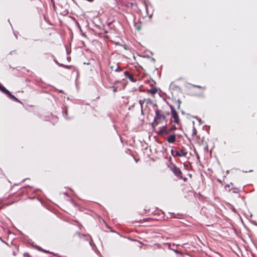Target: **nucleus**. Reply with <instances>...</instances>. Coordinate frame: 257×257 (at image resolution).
Instances as JSON below:
<instances>
[{"label":"nucleus","instance_id":"f257e3e1","mask_svg":"<svg viewBox=\"0 0 257 257\" xmlns=\"http://www.w3.org/2000/svg\"><path fill=\"white\" fill-rule=\"evenodd\" d=\"M156 116L155 118L154 123L156 124H158L160 121L165 119V117L163 114L159 110H156Z\"/></svg>","mask_w":257,"mask_h":257},{"label":"nucleus","instance_id":"f03ea898","mask_svg":"<svg viewBox=\"0 0 257 257\" xmlns=\"http://www.w3.org/2000/svg\"><path fill=\"white\" fill-rule=\"evenodd\" d=\"M171 112L172 115V117L174 119V121L176 123H179V118L178 115L177 111L175 110L174 107H172L171 108Z\"/></svg>","mask_w":257,"mask_h":257},{"label":"nucleus","instance_id":"7ed1b4c3","mask_svg":"<svg viewBox=\"0 0 257 257\" xmlns=\"http://www.w3.org/2000/svg\"><path fill=\"white\" fill-rule=\"evenodd\" d=\"M173 172L174 173V174L177 176V177H179L180 178H182V173L180 170L175 167L173 166V168L171 169Z\"/></svg>","mask_w":257,"mask_h":257},{"label":"nucleus","instance_id":"20e7f679","mask_svg":"<svg viewBox=\"0 0 257 257\" xmlns=\"http://www.w3.org/2000/svg\"><path fill=\"white\" fill-rule=\"evenodd\" d=\"M170 131L167 130L166 126H162L160 127V130L158 132V134L160 135H167L169 133Z\"/></svg>","mask_w":257,"mask_h":257},{"label":"nucleus","instance_id":"39448f33","mask_svg":"<svg viewBox=\"0 0 257 257\" xmlns=\"http://www.w3.org/2000/svg\"><path fill=\"white\" fill-rule=\"evenodd\" d=\"M187 154V152L183 150H180L176 152V155L179 157H185Z\"/></svg>","mask_w":257,"mask_h":257},{"label":"nucleus","instance_id":"423d86ee","mask_svg":"<svg viewBox=\"0 0 257 257\" xmlns=\"http://www.w3.org/2000/svg\"><path fill=\"white\" fill-rule=\"evenodd\" d=\"M176 137L174 135H171L167 139V141L170 143H172L175 142Z\"/></svg>","mask_w":257,"mask_h":257},{"label":"nucleus","instance_id":"0eeeda50","mask_svg":"<svg viewBox=\"0 0 257 257\" xmlns=\"http://www.w3.org/2000/svg\"><path fill=\"white\" fill-rule=\"evenodd\" d=\"M124 75L132 81H134L133 76L127 71L124 72Z\"/></svg>","mask_w":257,"mask_h":257},{"label":"nucleus","instance_id":"6e6552de","mask_svg":"<svg viewBox=\"0 0 257 257\" xmlns=\"http://www.w3.org/2000/svg\"><path fill=\"white\" fill-rule=\"evenodd\" d=\"M1 89L2 90L3 92H4V93L8 95H9L10 93L9 91L6 88L4 87L3 86L1 87Z\"/></svg>","mask_w":257,"mask_h":257},{"label":"nucleus","instance_id":"1a4fd4ad","mask_svg":"<svg viewBox=\"0 0 257 257\" xmlns=\"http://www.w3.org/2000/svg\"><path fill=\"white\" fill-rule=\"evenodd\" d=\"M8 95L11 99H13L14 100H15L16 101H19V100L18 99V98H16L14 95L11 94V93Z\"/></svg>","mask_w":257,"mask_h":257},{"label":"nucleus","instance_id":"9d476101","mask_svg":"<svg viewBox=\"0 0 257 257\" xmlns=\"http://www.w3.org/2000/svg\"><path fill=\"white\" fill-rule=\"evenodd\" d=\"M150 92L153 94H154L155 93H157V89L156 88H152L150 90Z\"/></svg>","mask_w":257,"mask_h":257},{"label":"nucleus","instance_id":"9b49d317","mask_svg":"<svg viewBox=\"0 0 257 257\" xmlns=\"http://www.w3.org/2000/svg\"><path fill=\"white\" fill-rule=\"evenodd\" d=\"M120 69V68L118 65H117L116 68V69H115V71H117V69Z\"/></svg>","mask_w":257,"mask_h":257}]
</instances>
